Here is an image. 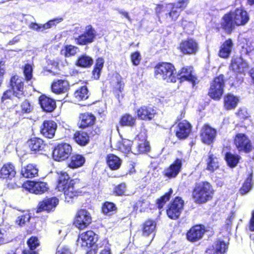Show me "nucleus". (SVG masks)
<instances>
[{
  "label": "nucleus",
  "mask_w": 254,
  "mask_h": 254,
  "mask_svg": "<svg viewBox=\"0 0 254 254\" xmlns=\"http://www.w3.org/2000/svg\"><path fill=\"white\" fill-rule=\"evenodd\" d=\"M249 20L247 12L241 8H237L223 17L221 27L227 32L230 33L236 26L245 25Z\"/></svg>",
  "instance_id": "1"
},
{
  "label": "nucleus",
  "mask_w": 254,
  "mask_h": 254,
  "mask_svg": "<svg viewBox=\"0 0 254 254\" xmlns=\"http://www.w3.org/2000/svg\"><path fill=\"white\" fill-rule=\"evenodd\" d=\"M188 0H180L176 4L169 3L165 6H159L157 8L159 18H164L167 21L176 20L180 12L186 6Z\"/></svg>",
  "instance_id": "2"
},
{
  "label": "nucleus",
  "mask_w": 254,
  "mask_h": 254,
  "mask_svg": "<svg viewBox=\"0 0 254 254\" xmlns=\"http://www.w3.org/2000/svg\"><path fill=\"white\" fill-rule=\"evenodd\" d=\"M213 191L212 187L209 183L201 182L195 185L192 193V198L197 203H205L211 199Z\"/></svg>",
  "instance_id": "3"
},
{
  "label": "nucleus",
  "mask_w": 254,
  "mask_h": 254,
  "mask_svg": "<svg viewBox=\"0 0 254 254\" xmlns=\"http://www.w3.org/2000/svg\"><path fill=\"white\" fill-rule=\"evenodd\" d=\"M155 74L157 78H162L167 82H176L178 78L175 67L169 63H162L156 65Z\"/></svg>",
  "instance_id": "4"
},
{
  "label": "nucleus",
  "mask_w": 254,
  "mask_h": 254,
  "mask_svg": "<svg viewBox=\"0 0 254 254\" xmlns=\"http://www.w3.org/2000/svg\"><path fill=\"white\" fill-rule=\"evenodd\" d=\"M10 85L12 90L10 89L5 91L1 98V100L4 102L5 100L11 99V97L14 96L18 99L22 98L24 96L23 82L22 79L18 76L14 75L11 78Z\"/></svg>",
  "instance_id": "5"
},
{
  "label": "nucleus",
  "mask_w": 254,
  "mask_h": 254,
  "mask_svg": "<svg viewBox=\"0 0 254 254\" xmlns=\"http://www.w3.org/2000/svg\"><path fill=\"white\" fill-rule=\"evenodd\" d=\"M224 86V76L220 75L215 77L211 82L208 95L214 100H220L223 94Z\"/></svg>",
  "instance_id": "6"
},
{
  "label": "nucleus",
  "mask_w": 254,
  "mask_h": 254,
  "mask_svg": "<svg viewBox=\"0 0 254 254\" xmlns=\"http://www.w3.org/2000/svg\"><path fill=\"white\" fill-rule=\"evenodd\" d=\"M92 222V217L89 211L85 209L78 210L75 217L74 224L79 229L86 228Z\"/></svg>",
  "instance_id": "7"
},
{
  "label": "nucleus",
  "mask_w": 254,
  "mask_h": 254,
  "mask_svg": "<svg viewBox=\"0 0 254 254\" xmlns=\"http://www.w3.org/2000/svg\"><path fill=\"white\" fill-rule=\"evenodd\" d=\"M179 49L184 55H195L199 50V45L195 40L189 38L181 42Z\"/></svg>",
  "instance_id": "8"
},
{
  "label": "nucleus",
  "mask_w": 254,
  "mask_h": 254,
  "mask_svg": "<svg viewBox=\"0 0 254 254\" xmlns=\"http://www.w3.org/2000/svg\"><path fill=\"white\" fill-rule=\"evenodd\" d=\"M98 240V235L92 231H88L80 234L77 240V245L81 247H91Z\"/></svg>",
  "instance_id": "9"
},
{
  "label": "nucleus",
  "mask_w": 254,
  "mask_h": 254,
  "mask_svg": "<svg viewBox=\"0 0 254 254\" xmlns=\"http://www.w3.org/2000/svg\"><path fill=\"white\" fill-rule=\"evenodd\" d=\"M184 201L181 198L176 197L174 201L169 205L167 210L168 217L172 219L179 217L183 209Z\"/></svg>",
  "instance_id": "10"
},
{
  "label": "nucleus",
  "mask_w": 254,
  "mask_h": 254,
  "mask_svg": "<svg viewBox=\"0 0 254 254\" xmlns=\"http://www.w3.org/2000/svg\"><path fill=\"white\" fill-rule=\"evenodd\" d=\"M234 142L237 149L240 151L248 153L252 149V145L250 140L244 133L237 134L235 136Z\"/></svg>",
  "instance_id": "11"
},
{
  "label": "nucleus",
  "mask_w": 254,
  "mask_h": 254,
  "mask_svg": "<svg viewBox=\"0 0 254 254\" xmlns=\"http://www.w3.org/2000/svg\"><path fill=\"white\" fill-rule=\"evenodd\" d=\"M182 166V160L177 159L173 164L164 170V176L169 179L176 178L180 173Z\"/></svg>",
  "instance_id": "12"
},
{
  "label": "nucleus",
  "mask_w": 254,
  "mask_h": 254,
  "mask_svg": "<svg viewBox=\"0 0 254 254\" xmlns=\"http://www.w3.org/2000/svg\"><path fill=\"white\" fill-rule=\"evenodd\" d=\"M156 226V222L150 219L146 220L143 224L142 236L148 238L149 243L154 237Z\"/></svg>",
  "instance_id": "13"
},
{
  "label": "nucleus",
  "mask_w": 254,
  "mask_h": 254,
  "mask_svg": "<svg viewBox=\"0 0 254 254\" xmlns=\"http://www.w3.org/2000/svg\"><path fill=\"white\" fill-rule=\"evenodd\" d=\"M56 128L57 124L55 122L46 120L41 126V133L46 137L52 138L55 135Z\"/></svg>",
  "instance_id": "14"
},
{
  "label": "nucleus",
  "mask_w": 254,
  "mask_h": 254,
  "mask_svg": "<svg viewBox=\"0 0 254 254\" xmlns=\"http://www.w3.org/2000/svg\"><path fill=\"white\" fill-rule=\"evenodd\" d=\"M59 200L55 197L45 198L39 202L37 212H41L43 211L50 212L53 211L58 204Z\"/></svg>",
  "instance_id": "15"
},
{
  "label": "nucleus",
  "mask_w": 254,
  "mask_h": 254,
  "mask_svg": "<svg viewBox=\"0 0 254 254\" xmlns=\"http://www.w3.org/2000/svg\"><path fill=\"white\" fill-rule=\"evenodd\" d=\"M205 232L203 227L195 225L192 227L187 233V239L192 242H196L202 238Z\"/></svg>",
  "instance_id": "16"
},
{
  "label": "nucleus",
  "mask_w": 254,
  "mask_h": 254,
  "mask_svg": "<svg viewBox=\"0 0 254 254\" xmlns=\"http://www.w3.org/2000/svg\"><path fill=\"white\" fill-rule=\"evenodd\" d=\"M96 36V33L91 26L86 27V31L77 38V43L80 45H86L93 41Z\"/></svg>",
  "instance_id": "17"
},
{
  "label": "nucleus",
  "mask_w": 254,
  "mask_h": 254,
  "mask_svg": "<svg viewBox=\"0 0 254 254\" xmlns=\"http://www.w3.org/2000/svg\"><path fill=\"white\" fill-rule=\"evenodd\" d=\"M216 131L208 125L204 126L201 130V138L203 142L210 144L215 137Z\"/></svg>",
  "instance_id": "18"
},
{
  "label": "nucleus",
  "mask_w": 254,
  "mask_h": 254,
  "mask_svg": "<svg viewBox=\"0 0 254 254\" xmlns=\"http://www.w3.org/2000/svg\"><path fill=\"white\" fill-rule=\"evenodd\" d=\"M191 131V125L187 121L184 120L179 123L176 130V135L179 139H185Z\"/></svg>",
  "instance_id": "19"
},
{
  "label": "nucleus",
  "mask_w": 254,
  "mask_h": 254,
  "mask_svg": "<svg viewBox=\"0 0 254 254\" xmlns=\"http://www.w3.org/2000/svg\"><path fill=\"white\" fill-rule=\"evenodd\" d=\"M29 192L36 194H41L48 191V185L43 182H29L27 183Z\"/></svg>",
  "instance_id": "20"
},
{
  "label": "nucleus",
  "mask_w": 254,
  "mask_h": 254,
  "mask_svg": "<svg viewBox=\"0 0 254 254\" xmlns=\"http://www.w3.org/2000/svg\"><path fill=\"white\" fill-rule=\"evenodd\" d=\"M39 102L41 107L46 112H52L56 107L55 101L45 95L40 96Z\"/></svg>",
  "instance_id": "21"
},
{
  "label": "nucleus",
  "mask_w": 254,
  "mask_h": 254,
  "mask_svg": "<svg viewBox=\"0 0 254 254\" xmlns=\"http://www.w3.org/2000/svg\"><path fill=\"white\" fill-rule=\"evenodd\" d=\"M248 64L241 57H234L231 60L230 68L234 71L241 72L247 68Z\"/></svg>",
  "instance_id": "22"
},
{
  "label": "nucleus",
  "mask_w": 254,
  "mask_h": 254,
  "mask_svg": "<svg viewBox=\"0 0 254 254\" xmlns=\"http://www.w3.org/2000/svg\"><path fill=\"white\" fill-rule=\"evenodd\" d=\"M227 247L226 244L221 241H217L206 251V254H224Z\"/></svg>",
  "instance_id": "23"
},
{
  "label": "nucleus",
  "mask_w": 254,
  "mask_h": 254,
  "mask_svg": "<svg viewBox=\"0 0 254 254\" xmlns=\"http://www.w3.org/2000/svg\"><path fill=\"white\" fill-rule=\"evenodd\" d=\"M156 114L155 111L152 107L143 106L137 111L138 117L143 120H150L153 119Z\"/></svg>",
  "instance_id": "24"
},
{
  "label": "nucleus",
  "mask_w": 254,
  "mask_h": 254,
  "mask_svg": "<svg viewBox=\"0 0 254 254\" xmlns=\"http://www.w3.org/2000/svg\"><path fill=\"white\" fill-rule=\"evenodd\" d=\"M176 76L178 77L177 79H180L181 81L187 80L191 82L193 85L195 81V77L192 74L191 67H183L180 72Z\"/></svg>",
  "instance_id": "25"
},
{
  "label": "nucleus",
  "mask_w": 254,
  "mask_h": 254,
  "mask_svg": "<svg viewBox=\"0 0 254 254\" xmlns=\"http://www.w3.org/2000/svg\"><path fill=\"white\" fill-rule=\"evenodd\" d=\"M85 162L84 156L78 154H72L70 159L67 161V166L72 169H76L83 165Z\"/></svg>",
  "instance_id": "26"
},
{
  "label": "nucleus",
  "mask_w": 254,
  "mask_h": 254,
  "mask_svg": "<svg viewBox=\"0 0 254 254\" xmlns=\"http://www.w3.org/2000/svg\"><path fill=\"white\" fill-rule=\"evenodd\" d=\"M15 174V167L11 163L4 165L0 170V178L3 179H12Z\"/></svg>",
  "instance_id": "27"
},
{
  "label": "nucleus",
  "mask_w": 254,
  "mask_h": 254,
  "mask_svg": "<svg viewBox=\"0 0 254 254\" xmlns=\"http://www.w3.org/2000/svg\"><path fill=\"white\" fill-rule=\"evenodd\" d=\"M239 102V98L232 94H228L224 98V107L226 110L235 109Z\"/></svg>",
  "instance_id": "28"
},
{
  "label": "nucleus",
  "mask_w": 254,
  "mask_h": 254,
  "mask_svg": "<svg viewBox=\"0 0 254 254\" xmlns=\"http://www.w3.org/2000/svg\"><path fill=\"white\" fill-rule=\"evenodd\" d=\"M63 21V18H56L49 21L47 23L43 25H39L36 23H31L29 27L30 28L36 30L37 31H43L45 29L51 28L57 24Z\"/></svg>",
  "instance_id": "29"
},
{
  "label": "nucleus",
  "mask_w": 254,
  "mask_h": 254,
  "mask_svg": "<svg viewBox=\"0 0 254 254\" xmlns=\"http://www.w3.org/2000/svg\"><path fill=\"white\" fill-rule=\"evenodd\" d=\"M27 144L30 149L35 152L43 150L46 146L42 139L36 137L29 140Z\"/></svg>",
  "instance_id": "30"
},
{
  "label": "nucleus",
  "mask_w": 254,
  "mask_h": 254,
  "mask_svg": "<svg viewBox=\"0 0 254 254\" xmlns=\"http://www.w3.org/2000/svg\"><path fill=\"white\" fill-rule=\"evenodd\" d=\"M74 96L75 98V101H70L68 99L65 100V98L67 97V95H66V97H64V102H73L74 101H79L87 99L88 97V91L86 86H82L76 90L74 93Z\"/></svg>",
  "instance_id": "31"
},
{
  "label": "nucleus",
  "mask_w": 254,
  "mask_h": 254,
  "mask_svg": "<svg viewBox=\"0 0 254 254\" xmlns=\"http://www.w3.org/2000/svg\"><path fill=\"white\" fill-rule=\"evenodd\" d=\"M233 46L231 39L226 40L221 46L219 53V56L223 58H228L232 51Z\"/></svg>",
  "instance_id": "32"
},
{
  "label": "nucleus",
  "mask_w": 254,
  "mask_h": 254,
  "mask_svg": "<svg viewBox=\"0 0 254 254\" xmlns=\"http://www.w3.org/2000/svg\"><path fill=\"white\" fill-rule=\"evenodd\" d=\"M38 169L32 164L27 165L21 170V174L25 178H33L38 176Z\"/></svg>",
  "instance_id": "33"
},
{
  "label": "nucleus",
  "mask_w": 254,
  "mask_h": 254,
  "mask_svg": "<svg viewBox=\"0 0 254 254\" xmlns=\"http://www.w3.org/2000/svg\"><path fill=\"white\" fill-rule=\"evenodd\" d=\"M95 117L89 113H84L80 116V127L85 128L92 125L94 123Z\"/></svg>",
  "instance_id": "34"
},
{
  "label": "nucleus",
  "mask_w": 254,
  "mask_h": 254,
  "mask_svg": "<svg viewBox=\"0 0 254 254\" xmlns=\"http://www.w3.org/2000/svg\"><path fill=\"white\" fill-rule=\"evenodd\" d=\"M150 150L149 142L145 140H140L135 146L132 148V152L133 154H140L148 152Z\"/></svg>",
  "instance_id": "35"
},
{
  "label": "nucleus",
  "mask_w": 254,
  "mask_h": 254,
  "mask_svg": "<svg viewBox=\"0 0 254 254\" xmlns=\"http://www.w3.org/2000/svg\"><path fill=\"white\" fill-rule=\"evenodd\" d=\"M107 164L112 170L118 169L122 164L121 160L117 156L111 154L107 157Z\"/></svg>",
  "instance_id": "36"
},
{
  "label": "nucleus",
  "mask_w": 254,
  "mask_h": 254,
  "mask_svg": "<svg viewBox=\"0 0 254 254\" xmlns=\"http://www.w3.org/2000/svg\"><path fill=\"white\" fill-rule=\"evenodd\" d=\"M72 134L74 135L73 138L76 142L81 146H85L89 142V137L86 132H77Z\"/></svg>",
  "instance_id": "37"
},
{
  "label": "nucleus",
  "mask_w": 254,
  "mask_h": 254,
  "mask_svg": "<svg viewBox=\"0 0 254 254\" xmlns=\"http://www.w3.org/2000/svg\"><path fill=\"white\" fill-rule=\"evenodd\" d=\"M74 181L71 180L69 183L67 188H66V184H64V198L65 201H69L68 199L73 198L77 194V192L75 190L74 185Z\"/></svg>",
  "instance_id": "38"
},
{
  "label": "nucleus",
  "mask_w": 254,
  "mask_h": 254,
  "mask_svg": "<svg viewBox=\"0 0 254 254\" xmlns=\"http://www.w3.org/2000/svg\"><path fill=\"white\" fill-rule=\"evenodd\" d=\"M93 63L92 58L87 55L80 56L77 61V65L82 67H89Z\"/></svg>",
  "instance_id": "39"
},
{
  "label": "nucleus",
  "mask_w": 254,
  "mask_h": 254,
  "mask_svg": "<svg viewBox=\"0 0 254 254\" xmlns=\"http://www.w3.org/2000/svg\"><path fill=\"white\" fill-rule=\"evenodd\" d=\"M136 118L126 114L121 118L120 124L122 126L133 127L135 124Z\"/></svg>",
  "instance_id": "40"
},
{
  "label": "nucleus",
  "mask_w": 254,
  "mask_h": 254,
  "mask_svg": "<svg viewBox=\"0 0 254 254\" xmlns=\"http://www.w3.org/2000/svg\"><path fill=\"white\" fill-rule=\"evenodd\" d=\"M53 157L57 161H62L64 160V144H59L53 151Z\"/></svg>",
  "instance_id": "41"
},
{
  "label": "nucleus",
  "mask_w": 254,
  "mask_h": 254,
  "mask_svg": "<svg viewBox=\"0 0 254 254\" xmlns=\"http://www.w3.org/2000/svg\"><path fill=\"white\" fill-rule=\"evenodd\" d=\"M132 143V141L130 140L123 139L119 144V149L125 153H127L130 151L132 152V148L131 147Z\"/></svg>",
  "instance_id": "42"
},
{
  "label": "nucleus",
  "mask_w": 254,
  "mask_h": 254,
  "mask_svg": "<svg viewBox=\"0 0 254 254\" xmlns=\"http://www.w3.org/2000/svg\"><path fill=\"white\" fill-rule=\"evenodd\" d=\"M219 167L218 159L213 154L209 153L207 160V170L213 171Z\"/></svg>",
  "instance_id": "43"
},
{
  "label": "nucleus",
  "mask_w": 254,
  "mask_h": 254,
  "mask_svg": "<svg viewBox=\"0 0 254 254\" xmlns=\"http://www.w3.org/2000/svg\"><path fill=\"white\" fill-rule=\"evenodd\" d=\"M31 216L28 212L22 213L19 215L15 221L16 224L20 227L25 226L29 222Z\"/></svg>",
  "instance_id": "44"
},
{
  "label": "nucleus",
  "mask_w": 254,
  "mask_h": 254,
  "mask_svg": "<svg viewBox=\"0 0 254 254\" xmlns=\"http://www.w3.org/2000/svg\"><path fill=\"white\" fill-rule=\"evenodd\" d=\"M240 157L237 155H234L231 153H227L225 155V160L228 165L231 167H235L238 164Z\"/></svg>",
  "instance_id": "45"
},
{
  "label": "nucleus",
  "mask_w": 254,
  "mask_h": 254,
  "mask_svg": "<svg viewBox=\"0 0 254 254\" xmlns=\"http://www.w3.org/2000/svg\"><path fill=\"white\" fill-rule=\"evenodd\" d=\"M252 174L249 175L246 180L245 181L242 187L240 189V193L242 194H245L248 192L252 189L253 186Z\"/></svg>",
  "instance_id": "46"
},
{
  "label": "nucleus",
  "mask_w": 254,
  "mask_h": 254,
  "mask_svg": "<svg viewBox=\"0 0 254 254\" xmlns=\"http://www.w3.org/2000/svg\"><path fill=\"white\" fill-rule=\"evenodd\" d=\"M116 210V206L112 202H106L102 206V212L106 215H111Z\"/></svg>",
  "instance_id": "47"
},
{
  "label": "nucleus",
  "mask_w": 254,
  "mask_h": 254,
  "mask_svg": "<svg viewBox=\"0 0 254 254\" xmlns=\"http://www.w3.org/2000/svg\"><path fill=\"white\" fill-rule=\"evenodd\" d=\"M172 193L173 190L172 189H170L168 192L166 193L160 199L157 200V203L159 209H161L166 202L169 200Z\"/></svg>",
  "instance_id": "48"
},
{
  "label": "nucleus",
  "mask_w": 254,
  "mask_h": 254,
  "mask_svg": "<svg viewBox=\"0 0 254 254\" xmlns=\"http://www.w3.org/2000/svg\"><path fill=\"white\" fill-rule=\"evenodd\" d=\"M52 91L56 94L63 93L64 91V81L63 80H58L55 82L52 85Z\"/></svg>",
  "instance_id": "49"
},
{
  "label": "nucleus",
  "mask_w": 254,
  "mask_h": 254,
  "mask_svg": "<svg viewBox=\"0 0 254 254\" xmlns=\"http://www.w3.org/2000/svg\"><path fill=\"white\" fill-rule=\"evenodd\" d=\"M78 48L72 45H67L64 47V56H74L77 52Z\"/></svg>",
  "instance_id": "50"
},
{
  "label": "nucleus",
  "mask_w": 254,
  "mask_h": 254,
  "mask_svg": "<svg viewBox=\"0 0 254 254\" xmlns=\"http://www.w3.org/2000/svg\"><path fill=\"white\" fill-rule=\"evenodd\" d=\"M33 69L32 66L29 64H26L24 68V74L25 79L28 81L31 79L32 77Z\"/></svg>",
  "instance_id": "51"
},
{
  "label": "nucleus",
  "mask_w": 254,
  "mask_h": 254,
  "mask_svg": "<svg viewBox=\"0 0 254 254\" xmlns=\"http://www.w3.org/2000/svg\"><path fill=\"white\" fill-rule=\"evenodd\" d=\"M58 174V184L57 185L56 189L59 191H64V172L62 171L60 172V174Z\"/></svg>",
  "instance_id": "52"
},
{
  "label": "nucleus",
  "mask_w": 254,
  "mask_h": 254,
  "mask_svg": "<svg viewBox=\"0 0 254 254\" xmlns=\"http://www.w3.org/2000/svg\"><path fill=\"white\" fill-rule=\"evenodd\" d=\"M29 248L35 249L39 246V241L36 237L32 236L27 241Z\"/></svg>",
  "instance_id": "53"
},
{
  "label": "nucleus",
  "mask_w": 254,
  "mask_h": 254,
  "mask_svg": "<svg viewBox=\"0 0 254 254\" xmlns=\"http://www.w3.org/2000/svg\"><path fill=\"white\" fill-rule=\"evenodd\" d=\"M126 190V186L124 183L121 184L117 186L114 190V193L118 195H122L125 194Z\"/></svg>",
  "instance_id": "54"
},
{
  "label": "nucleus",
  "mask_w": 254,
  "mask_h": 254,
  "mask_svg": "<svg viewBox=\"0 0 254 254\" xmlns=\"http://www.w3.org/2000/svg\"><path fill=\"white\" fill-rule=\"evenodd\" d=\"M242 52L248 54L254 50V48L251 42L247 41L246 43L242 46Z\"/></svg>",
  "instance_id": "55"
},
{
  "label": "nucleus",
  "mask_w": 254,
  "mask_h": 254,
  "mask_svg": "<svg viewBox=\"0 0 254 254\" xmlns=\"http://www.w3.org/2000/svg\"><path fill=\"white\" fill-rule=\"evenodd\" d=\"M131 60L133 65H137L141 60V56L139 53L136 52L131 55Z\"/></svg>",
  "instance_id": "56"
},
{
  "label": "nucleus",
  "mask_w": 254,
  "mask_h": 254,
  "mask_svg": "<svg viewBox=\"0 0 254 254\" xmlns=\"http://www.w3.org/2000/svg\"><path fill=\"white\" fill-rule=\"evenodd\" d=\"M22 111L26 113H30L31 111V107L30 103L27 101H24L21 105Z\"/></svg>",
  "instance_id": "57"
},
{
  "label": "nucleus",
  "mask_w": 254,
  "mask_h": 254,
  "mask_svg": "<svg viewBox=\"0 0 254 254\" xmlns=\"http://www.w3.org/2000/svg\"><path fill=\"white\" fill-rule=\"evenodd\" d=\"M105 244L104 249L101 250L100 254H112L109 245L107 244L106 240L103 241V245Z\"/></svg>",
  "instance_id": "58"
},
{
  "label": "nucleus",
  "mask_w": 254,
  "mask_h": 254,
  "mask_svg": "<svg viewBox=\"0 0 254 254\" xmlns=\"http://www.w3.org/2000/svg\"><path fill=\"white\" fill-rule=\"evenodd\" d=\"M72 151L71 146L69 144L64 143V158H67Z\"/></svg>",
  "instance_id": "59"
},
{
  "label": "nucleus",
  "mask_w": 254,
  "mask_h": 254,
  "mask_svg": "<svg viewBox=\"0 0 254 254\" xmlns=\"http://www.w3.org/2000/svg\"><path fill=\"white\" fill-rule=\"evenodd\" d=\"M104 63V60L102 58H99L96 60L95 67L96 69L102 70Z\"/></svg>",
  "instance_id": "60"
},
{
  "label": "nucleus",
  "mask_w": 254,
  "mask_h": 254,
  "mask_svg": "<svg viewBox=\"0 0 254 254\" xmlns=\"http://www.w3.org/2000/svg\"><path fill=\"white\" fill-rule=\"evenodd\" d=\"M249 229L251 231H254V210L252 213V217L250 221Z\"/></svg>",
  "instance_id": "61"
},
{
  "label": "nucleus",
  "mask_w": 254,
  "mask_h": 254,
  "mask_svg": "<svg viewBox=\"0 0 254 254\" xmlns=\"http://www.w3.org/2000/svg\"><path fill=\"white\" fill-rule=\"evenodd\" d=\"M101 70L94 68L93 70V76L96 79H98L100 77Z\"/></svg>",
  "instance_id": "62"
},
{
  "label": "nucleus",
  "mask_w": 254,
  "mask_h": 254,
  "mask_svg": "<svg viewBox=\"0 0 254 254\" xmlns=\"http://www.w3.org/2000/svg\"><path fill=\"white\" fill-rule=\"evenodd\" d=\"M22 254H38V253L34 251V249H26L23 251Z\"/></svg>",
  "instance_id": "63"
},
{
  "label": "nucleus",
  "mask_w": 254,
  "mask_h": 254,
  "mask_svg": "<svg viewBox=\"0 0 254 254\" xmlns=\"http://www.w3.org/2000/svg\"><path fill=\"white\" fill-rule=\"evenodd\" d=\"M56 254H64V245L60 244L57 248Z\"/></svg>",
  "instance_id": "64"
}]
</instances>
